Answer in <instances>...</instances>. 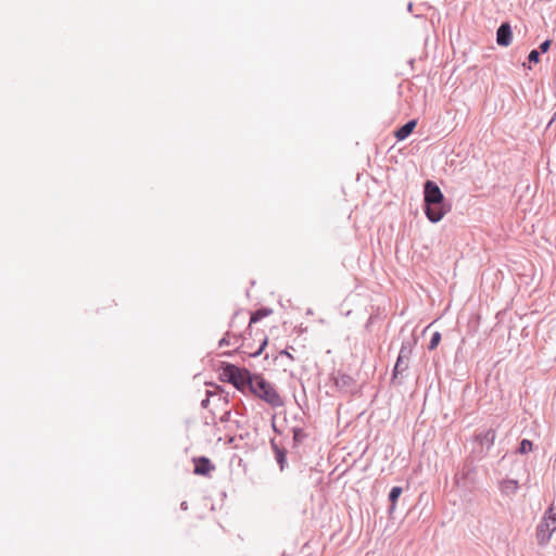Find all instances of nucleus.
Instances as JSON below:
<instances>
[{"instance_id": "nucleus-1", "label": "nucleus", "mask_w": 556, "mask_h": 556, "mask_svg": "<svg viewBox=\"0 0 556 556\" xmlns=\"http://www.w3.org/2000/svg\"><path fill=\"white\" fill-rule=\"evenodd\" d=\"M250 390L274 407H279L283 404L281 396L275 388L258 375H254L252 380H250Z\"/></svg>"}, {"instance_id": "nucleus-2", "label": "nucleus", "mask_w": 556, "mask_h": 556, "mask_svg": "<svg viewBox=\"0 0 556 556\" xmlns=\"http://www.w3.org/2000/svg\"><path fill=\"white\" fill-rule=\"evenodd\" d=\"M220 375L224 381L230 382L238 390H244L245 387L250 388V380L253 378L247 369H241L231 364L226 365Z\"/></svg>"}, {"instance_id": "nucleus-3", "label": "nucleus", "mask_w": 556, "mask_h": 556, "mask_svg": "<svg viewBox=\"0 0 556 556\" xmlns=\"http://www.w3.org/2000/svg\"><path fill=\"white\" fill-rule=\"evenodd\" d=\"M556 531V511L551 506L543 515V518L536 529V539L539 544L545 545L549 542L553 533Z\"/></svg>"}, {"instance_id": "nucleus-4", "label": "nucleus", "mask_w": 556, "mask_h": 556, "mask_svg": "<svg viewBox=\"0 0 556 556\" xmlns=\"http://www.w3.org/2000/svg\"><path fill=\"white\" fill-rule=\"evenodd\" d=\"M425 204H439L443 202L444 197L440 188L432 181L425 184Z\"/></svg>"}, {"instance_id": "nucleus-5", "label": "nucleus", "mask_w": 556, "mask_h": 556, "mask_svg": "<svg viewBox=\"0 0 556 556\" xmlns=\"http://www.w3.org/2000/svg\"><path fill=\"white\" fill-rule=\"evenodd\" d=\"M425 206L426 216L431 223L440 222L448 211L443 202L439 204H425Z\"/></svg>"}, {"instance_id": "nucleus-6", "label": "nucleus", "mask_w": 556, "mask_h": 556, "mask_svg": "<svg viewBox=\"0 0 556 556\" xmlns=\"http://www.w3.org/2000/svg\"><path fill=\"white\" fill-rule=\"evenodd\" d=\"M511 28L508 24H502L496 33L497 45L502 47H508L511 43Z\"/></svg>"}, {"instance_id": "nucleus-7", "label": "nucleus", "mask_w": 556, "mask_h": 556, "mask_svg": "<svg viewBox=\"0 0 556 556\" xmlns=\"http://www.w3.org/2000/svg\"><path fill=\"white\" fill-rule=\"evenodd\" d=\"M195 466H194V473L200 476H205L210 473L214 466L211 464L210 459L206 457H200L198 459H194Z\"/></svg>"}, {"instance_id": "nucleus-8", "label": "nucleus", "mask_w": 556, "mask_h": 556, "mask_svg": "<svg viewBox=\"0 0 556 556\" xmlns=\"http://www.w3.org/2000/svg\"><path fill=\"white\" fill-rule=\"evenodd\" d=\"M416 121H409L405 125H403L400 129L396 130L395 137L397 140H404L406 139L416 127Z\"/></svg>"}, {"instance_id": "nucleus-9", "label": "nucleus", "mask_w": 556, "mask_h": 556, "mask_svg": "<svg viewBox=\"0 0 556 556\" xmlns=\"http://www.w3.org/2000/svg\"><path fill=\"white\" fill-rule=\"evenodd\" d=\"M477 439L480 441L481 444H485L488 447H490L495 440V431L488 430L484 433L479 434Z\"/></svg>"}, {"instance_id": "nucleus-10", "label": "nucleus", "mask_w": 556, "mask_h": 556, "mask_svg": "<svg viewBox=\"0 0 556 556\" xmlns=\"http://www.w3.org/2000/svg\"><path fill=\"white\" fill-rule=\"evenodd\" d=\"M501 489L503 492H505L507 494L515 493L518 489V482L513 479L504 480L501 483Z\"/></svg>"}, {"instance_id": "nucleus-11", "label": "nucleus", "mask_w": 556, "mask_h": 556, "mask_svg": "<svg viewBox=\"0 0 556 556\" xmlns=\"http://www.w3.org/2000/svg\"><path fill=\"white\" fill-rule=\"evenodd\" d=\"M533 448V444L530 440L528 439H523L521 442H520V446H519V453L520 454H528L529 452H531Z\"/></svg>"}, {"instance_id": "nucleus-12", "label": "nucleus", "mask_w": 556, "mask_h": 556, "mask_svg": "<svg viewBox=\"0 0 556 556\" xmlns=\"http://www.w3.org/2000/svg\"><path fill=\"white\" fill-rule=\"evenodd\" d=\"M407 367H408V361H406L405 358H402V357L399 356L397 361H396V364H395V367H394V375H396L397 372L406 370Z\"/></svg>"}, {"instance_id": "nucleus-13", "label": "nucleus", "mask_w": 556, "mask_h": 556, "mask_svg": "<svg viewBox=\"0 0 556 556\" xmlns=\"http://www.w3.org/2000/svg\"><path fill=\"white\" fill-rule=\"evenodd\" d=\"M402 493V489L400 486H393L390 491L389 498L392 502L393 505H395L397 498L400 497Z\"/></svg>"}, {"instance_id": "nucleus-14", "label": "nucleus", "mask_w": 556, "mask_h": 556, "mask_svg": "<svg viewBox=\"0 0 556 556\" xmlns=\"http://www.w3.org/2000/svg\"><path fill=\"white\" fill-rule=\"evenodd\" d=\"M267 315H268V312L265 309L256 311L254 314H252V316L250 318V324L257 323L260 319H262L263 317H265Z\"/></svg>"}, {"instance_id": "nucleus-15", "label": "nucleus", "mask_w": 556, "mask_h": 556, "mask_svg": "<svg viewBox=\"0 0 556 556\" xmlns=\"http://www.w3.org/2000/svg\"><path fill=\"white\" fill-rule=\"evenodd\" d=\"M440 341H441V333L439 331H435L432 334V338L430 340L429 350H434L439 345Z\"/></svg>"}, {"instance_id": "nucleus-16", "label": "nucleus", "mask_w": 556, "mask_h": 556, "mask_svg": "<svg viewBox=\"0 0 556 556\" xmlns=\"http://www.w3.org/2000/svg\"><path fill=\"white\" fill-rule=\"evenodd\" d=\"M412 349L409 346L402 345L399 356L409 361Z\"/></svg>"}, {"instance_id": "nucleus-17", "label": "nucleus", "mask_w": 556, "mask_h": 556, "mask_svg": "<svg viewBox=\"0 0 556 556\" xmlns=\"http://www.w3.org/2000/svg\"><path fill=\"white\" fill-rule=\"evenodd\" d=\"M529 61L533 63H538L540 61V54L536 50H532L529 53Z\"/></svg>"}, {"instance_id": "nucleus-18", "label": "nucleus", "mask_w": 556, "mask_h": 556, "mask_svg": "<svg viewBox=\"0 0 556 556\" xmlns=\"http://www.w3.org/2000/svg\"><path fill=\"white\" fill-rule=\"evenodd\" d=\"M267 341H268V340H267V338H265V339L263 340V342L261 343L260 349H258V350L253 354V356H258V355H261V353L263 352V350H264V349H265V346L267 345Z\"/></svg>"}, {"instance_id": "nucleus-19", "label": "nucleus", "mask_w": 556, "mask_h": 556, "mask_svg": "<svg viewBox=\"0 0 556 556\" xmlns=\"http://www.w3.org/2000/svg\"><path fill=\"white\" fill-rule=\"evenodd\" d=\"M549 46H551V41L549 40H545L543 41L541 45H540V50L542 52H546L548 49H549Z\"/></svg>"}, {"instance_id": "nucleus-20", "label": "nucleus", "mask_w": 556, "mask_h": 556, "mask_svg": "<svg viewBox=\"0 0 556 556\" xmlns=\"http://www.w3.org/2000/svg\"><path fill=\"white\" fill-rule=\"evenodd\" d=\"M230 344V338H229V334H226L220 341H219V345L223 346V345H229Z\"/></svg>"}, {"instance_id": "nucleus-21", "label": "nucleus", "mask_w": 556, "mask_h": 556, "mask_svg": "<svg viewBox=\"0 0 556 556\" xmlns=\"http://www.w3.org/2000/svg\"><path fill=\"white\" fill-rule=\"evenodd\" d=\"M207 404H208V399H206V400H203V401H202V406H203V407H206V406H207Z\"/></svg>"}, {"instance_id": "nucleus-22", "label": "nucleus", "mask_w": 556, "mask_h": 556, "mask_svg": "<svg viewBox=\"0 0 556 556\" xmlns=\"http://www.w3.org/2000/svg\"><path fill=\"white\" fill-rule=\"evenodd\" d=\"M281 354H283V355H286V356H288V357L292 358L291 354H290V353H288L287 351H282V352H281Z\"/></svg>"}]
</instances>
